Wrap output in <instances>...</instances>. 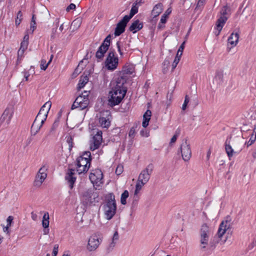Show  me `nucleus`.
Instances as JSON below:
<instances>
[{"mask_svg": "<svg viewBox=\"0 0 256 256\" xmlns=\"http://www.w3.org/2000/svg\"><path fill=\"white\" fill-rule=\"evenodd\" d=\"M13 220H14V217L12 216H8L6 219V222H7L6 226H10Z\"/></svg>", "mask_w": 256, "mask_h": 256, "instance_id": "864d4df0", "label": "nucleus"}, {"mask_svg": "<svg viewBox=\"0 0 256 256\" xmlns=\"http://www.w3.org/2000/svg\"><path fill=\"white\" fill-rule=\"evenodd\" d=\"M171 12H172L171 8H168L166 10V11L164 12V13L162 15L164 16H166V17L168 18V16L170 14Z\"/></svg>", "mask_w": 256, "mask_h": 256, "instance_id": "13d9d810", "label": "nucleus"}, {"mask_svg": "<svg viewBox=\"0 0 256 256\" xmlns=\"http://www.w3.org/2000/svg\"><path fill=\"white\" fill-rule=\"evenodd\" d=\"M74 170L68 169L66 174L65 179L67 181L70 189L74 187V184L76 182V178L74 176Z\"/></svg>", "mask_w": 256, "mask_h": 256, "instance_id": "6ab92c4d", "label": "nucleus"}, {"mask_svg": "<svg viewBox=\"0 0 256 256\" xmlns=\"http://www.w3.org/2000/svg\"><path fill=\"white\" fill-rule=\"evenodd\" d=\"M110 40L111 36L109 34L106 38L102 44L99 47L96 54V56L98 60H101L104 58V54L108 49Z\"/></svg>", "mask_w": 256, "mask_h": 256, "instance_id": "1a4fd4ad", "label": "nucleus"}, {"mask_svg": "<svg viewBox=\"0 0 256 256\" xmlns=\"http://www.w3.org/2000/svg\"><path fill=\"white\" fill-rule=\"evenodd\" d=\"M98 194L91 190H88L82 192L80 196L81 202L85 206L94 205L96 202H98L96 198Z\"/></svg>", "mask_w": 256, "mask_h": 256, "instance_id": "20e7f679", "label": "nucleus"}, {"mask_svg": "<svg viewBox=\"0 0 256 256\" xmlns=\"http://www.w3.org/2000/svg\"><path fill=\"white\" fill-rule=\"evenodd\" d=\"M124 70L126 74H132L134 72V68L133 66H128L124 68Z\"/></svg>", "mask_w": 256, "mask_h": 256, "instance_id": "4c0bfd02", "label": "nucleus"}, {"mask_svg": "<svg viewBox=\"0 0 256 256\" xmlns=\"http://www.w3.org/2000/svg\"><path fill=\"white\" fill-rule=\"evenodd\" d=\"M50 216L48 212H46L42 217V225L44 228H48L50 224Z\"/></svg>", "mask_w": 256, "mask_h": 256, "instance_id": "cd10ccee", "label": "nucleus"}, {"mask_svg": "<svg viewBox=\"0 0 256 256\" xmlns=\"http://www.w3.org/2000/svg\"><path fill=\"white\" fill-rule=\"evenodd\" d=\"M154 166L149 164L145 169L142 170L139 174L137 182L136 185V190L134 193V197L137 196L142 186L149 180L150 175L153 171Z\"/></svg>", "mask_w": 256, "mask_h": 256, "instance_id": "f03ea898", "label": "nucleus"}, {"mask_svg": "<svg viewBox=\"0 0 256 256\" xmlns=\"http://www.w3.org/2000/svg\"><path fill=\"white\" fill-rule=\"evenodd\" d=\"M28 42L22 41L21 42L20 48H21L22 50H26L28 48Z\"/></svg>", "mask_w": 256, "mask_h": 256, "instance_id": "de8ad7c7", "label": "nucleus"}, {"mask_svg": "<svg viewBox=\"0 0 256 256\" xmlns=\"http://www.w3.org/2000/svg\"><path fill=\"white\" fill-rule=\"evenodd\" d=\"M206 0H199L197 4L196 7L198 6H202L204 5V3L205 2Z\"/></svg>", "mask_w": 256, "mask_h": 256, "instance_id": "052dcab7", "label": "nucleus"}, {"mask_svg": "<svg viewBox=\"0 0 256 256\" xmlns=\"http://www.w3.org/2000/svg\"><path fill=\"white\" fill-rule=\"evenodd\" d=\"M226 14H227V9L226 6H224L222 8V10L220 12V16H226Z\"/></svg>", "mask_w": 256, "mask_h": 256, "instance_id": "6e6d98bb", "label": "nucleus"}, {"mask_svg": "<svg viewBox=\"0 0 256 256\" xmlns=\"http://www.w3.org/2000/svg\"><path fill=\"white\" fill-rule=\"evenodd\" d=\"M180 59V57L178 56H176L172 64V70H174V69L176 67L178 63L179 62Z\"/></svg>", "mask_w": 256, "mask_h": 256, "instance_id": "c03bdc74", "label": "nucleus"}, {"mask_svg": "<svg viewBox=\"0 0 256 256\" xmlns=\"http://www.w3.org/2000/svg\"><path fill=\"white\" fill-rule=\"evenodd\" d=\"M22 74H23L25 80L28 81L29 80L28 78L30 76V74L29 72L24 70V72H22Z\"/></svg>", "mask_w": 256, "mask_h": 256, "instance_id": "603ef678", "label": "nucleus"}, {"mask_svg": "<svg viewBox=\"0 0 256 256\" xmlns=\"http://www.w3.org/2000/svg\"><path fill=\"white\" fill-rule=\"evenodd\" d=\"M163 10V5L162 3H158L154 7L152 11V15L154 18H156L160 15Z\"/></svg>", "mask_w": 256, "mask_h": 256, "instance_id": "393cba45", "label": "nucleus"}, {"mask_svg": "<svg viewBox=\"0 0 256 256\" xmlns=\"http://www.w3.org/2000/svg\"><path fill=\"white\" fill-rule=\"evenodd\" d=\"M10 227V226H3V231H4V232L8 234H10V232L9 230V228Z\"/></svg>", "mask_w": 256, "mask_h": 256, "instance_id": "bf43d9fd", "label": "nucleus"}, {"mask_svg": "<svg viewBox=\"0 0 256 256\" xmlns=\"http://www.w3.org/2000/svg\"><path fill=\"white\" fill-rule=\"evenodd\" d=\"M66 143L68 144V150L70 152L72 150V148H73V138L70 136H66Z\"/></svg>", "mask_w": 256, "mask_h": 256, "instance_id": "72a5a7b5", "label": "nucleus"}, {"mask_svg": "<svg viewBox=\"0 0 256 256\" xmlns=\"http://www.w3.org/2000/svg\"><path fill=\"white\" fill-rule=\"evenodd\" d=\"M57 126H58V123H57V122H55L53 124H52V130H54L56 128Z\"/></svg>", "mask_w": 256, "mask_h": 256, "instance_id": "774afa93", "label": "nucleus"}, {"mask_svg": "<svg viewBox=\"0 0 256 256\" xmlns=\"http://www.w3.org/2000/svg\"><path fill=\"white\" fill-rule=\"evenodd\" d=\"M137 126V124H136L130 128L128 133V136L130 138H133L134 136Z\"/></svg>", "mask_w": 256, "mask_h": 256, "instance_id": "ea45409f", "label": "nucleus"}, {"mask_svg": "<svg viewBox=\"0 0 256 256\" xmlns=\"http://www.w3.org/2000/svg\"><path fill=\"white\" fill-rule=\"evenodd\" d=\"M118 64V58L114 52H110L104 62L106 68L110 70H115Z\"/></svg>", "mask_w": 256, "mask_h": 256, "instance_id": "423d86ee", "label": "nucleus"}, {"mask_svg": "<svg viewBox=\"0 0 256 256\" xmlns=\"http://www.w3.org/2000/svg\"><path fill=\"white\" fill-rule=\"evenodd\" d=\"M230 216H227L225 220L220 223L218 231V238H221L226 233V230L230 228Z\"/></svg>", "mask_w": 256, "mask_h": 256, "instance_id": "4468645a", "label": "nucleus"}, {"mask_svg": "<svg viewBox=\"0 0 256 256\" xmlns=\"http://www.w3.org/2000/svg\"><path fill=\"white\" fill-rule=\"evenodd\" d=\"M76 6L74 4H70L66 8L67 12H70V10H74Z\"/></svg>", "mask_w": 256, "mask_h": 256, "instance_id": "5fc2aeb1", "label": "nucleus"}, {"mask_svg": "<svg viewBox=\"0 0 256 256\" xmlns=\"http://www.w3.org/2000/svg\"><path fill=\"white\" fill-rule=\"evenodd\" d=\"M22 19V14L20 10L18 11L17 14L16 18V24L18 26L20 24Z\"/></svg>", "mask_w": 256, "mask_h": 256, "instance_id": "f704fd0d", "label": "nucleus"}, {"mask_svg": "<svg viewBox=\"0 0 256 256\" xmlns=\"http://www.w3.org/2000/svg\"><path fill=\"white\" fill-rule=\"evenodd\" d=\"M83 62H84L83 60L80 62L78 66L75 70L74 73L78 74L81 71L84 69V66L82 64Z\"/></svg>", "mask_w": 256, "mask_h": 256, "instance_id": "a19ab883", "label": "nucleus"}, {"mask_svg": "<svg viewBox=\"0 0 256 256\" xmlns=\"http://www.w3.org/2000/svg\"><path fill=\"white\" fill-rule=\"evenodd\" d=\"M116 46L118 48V51L121 57H122L124 54V48L123 46L120 45V42H116Z\"/></svg>", "mask_w": 256, "mask_h": 256, "instance_id": "58836bf2", "label": "nucleus"}, {"mask_svg": "<svg viewBox=\"0 0 256 256\" xmlns=\"http://www.w3.org/2000/svg\"><path fill=\"white\" fill-rule=\"evenodd\" d=\"M52 106V102L50 100L46 102L40 108L36 118V120H41L42 122H45L48 114Z\"/></svg>", "mask_w": 256, "mask_h": 256, "instance_id": "9b49d317", "label": "nucleus"}, {"mask_svg": "<svg viewBox=\"0 0 256 256\" xmlns=\"http://www.w3.org/2000/svg\"><path fill=\"white\" fill-rule=\"evenodd\" d=\"M168 18L166 17V16H162L160 20V22L158 25V28H162L164 27V24L166 22Z\"/></svg>", "mask_w": 256, "mask_h": 256, "instance_id": "e433bc0d", "label": "nucleus"}, {"mask_svg": "<svg viewBox=\"0 0 256 256\" xmlns=\"http://www.w3.org/2000/svg\"><path fill=\"white\" fill-rule=\"evenodd\" d=\"M48 166L46 163H44L39 169L37 174L36 176L35 180L34 182V186L36 187H40L43 182L47 177V171Z\"/></svg>", "mask_w": 256, "mask_h": 256, "instance_id": "39448f33", "label": "nucleus"}, {"mask_svg": "<svg viewBox=\"0 0 256 256\" xmlns=\"http://www.w3.org/2000/svg\"><path fill=\"white\" fill-rule=\"evenodd\" d=\"M142 27V22H140V20H137L132 22L129 28V30L133 33H136L141 30Z\"/></svg>", "mask_w": 256, "mask_h": 256, "instance_id": "5701e85b", "label": "nucleus"}, {"mask_svg": "<svg viewBox=\"0 0 256 256\" xmlns=\"http://www.w3.org/2000/svg\"><path fill=\"white\" fill-rule=\"evenodd\" d=\"M125 80L122 77L118 78L112 82V90L109 92L108 104L113 107L118 105L124 98L127 90L124 86Z\"/></svg>", "mask_w": 256, "mask_h": 256, "instance_id": "f257e3e1", "label": "nucleus"}, {"mask_svg": "<svg viewBox=\"0 0 256 256\" xmlns=\"http://www.w3.org/2000/svg\"><path fill=\"white\" fill-rule=\"evenodd\" d=\"M129 193L127 190H125L121 195L120 202L122 204L125 205L126 204V198L128 197Z\"/></svg>", "mask_w": 256, "mask_h": 256, "instance_id": "2f4dec72", "label": "nucleus"}, {"mask_svg": "<svg viewBox=\"0 0 256 256\" xmlns=\"http://www.w3.org/2000/svg\"><path fill=\"white\" fill-rule=\"evenodd\" d=\"M119 239V235L118 232L116 230L113 234L112 238V241L110 242L108 246V250H112L116 246V244Z\"/></svg>", "mask_w": 256, "mask_h": 256, "instance_id": "a878e982", "label": "nucleus"}, {"mask_svg": "<svg viewBox=\"0 0 256 256\" xmlns=\"http://www.w3.org/2000/svg\"><path fill=\"white\" fill-rule=\"evenodd\" d=\"M89 178L94 186H98L103 183V174L100 169L92 170L90 174Z\"/></svg>", "mask_w": 256, "mask_h": 256, "instance_id": "9d476101", "label": "nucleus"}, {"mask_svg": "<svg viewBox=\"0 0 256 256\" xmlns=\"http://www.w3.org/2000/svg\"><path fill=\"white\" fill-rule=\"evenodd\" d=\"M60 18H58L55 20V21H54V24H55L56 28H58V25L60 22Z\"/></svg>", "mask_w": 256, "mask_h": 256, "instance_id": "e2e57ef3", "label": "nucleus"}, {"mask_svg": "<svg viewBox=\"0 0 256 256\" xmlns=\"http://www.w3.org/2000/svg\"><path fill=\"white\" fill-rule=\"evenodd\" d=\"M256 140V132H255V134L253 132L252 134L251 137L250 139V140L247 142V146H248L250 145H252Z\"/></svg>", "mask_w": 256, "mask_h": 256, "instance_id": "79ce46f5", "label": "nucleus"}, {"mask_svg": "<svg viewBox=\"0 0 256 256\" xmlns=\"http://www.w3.org/2000/svg\"><path fill=\"white\" fill-rule=\"evenodd\" d=\"M178 134H179V133L176 132V133L174 135V136L170 140V144H172L176 142V139L178 136Z\"/></svg>", "mask_w": 256, "mask_h": 256, "instance_id": "09e8293b", "label": "nucleus"}, {"mask_svg": "<svg viewBox=\"0 0 256 256\" xmlns=\"http://www.w3.org/2000/svg\"><path fill=\"white\" fill-rule=\"evenodd\" d=\"M242 149L241 146H239L238 148H236V150H234V148H232V146L229 144L227 143V141L226 142L225 150L230 159L234 154H238L242 151Z\"/></svg>", "mask_w": 256, "mask_h": 256, "instance_id": "aec40b11", "label": "nucleus"}, {"mask_svg": "<svg viewBox=\"0 0 256 256\" xmlns=\"http://www.w3.org/2000/svg\"><path fill=\"white\" fill-rule=\"evenodd\" d=\"M228 19V17L227 16H220L218 19L216 24V31L214 32V34L216 36H218L220 34Z\"/></svg>", "mask_w": 256, "mask_h": 256, "instance_id": "a211bd4d", "label": "nucleus"}, {"mask_svg": "<svg viewBox=\"0 0 256 256\" xmlns=\"http://www.w3.org/2000/svg\"><path fill=\"white\" fill-rule=\"evenodd\" d=\"M190 102V98L188 95H186L184 98V101L182 106V110H185L186 108L187 104Z\"/></svg>", "mask_w": 256, "mask_h": 256, "instance_id": "a18cd8bd", "label": "nucleus"}, {"mask_svg": "<svg viewBox=\"0 0 256 256\" xmlns=\"http://www.w3.org/2000/svg\"><path fill=\"white\" fill-rule=\"evenodd\" d=\"M123 172V166L121 165H118L116 170V174L117 175H120Z\"/></svg>", "mask_w": 256, "mask_h": 256, "instance_id": "49530a36", "label": "nucleus"}, {"mask_svg": "<svg viewBox=\"0 0 256 256\" xmlns=\"http://www.w3.org/2000/svg\"><path fill=\"white\" fill-rule=\"evenodd\" d=\"M184 44H185V42H184L182 44L180 45V46L178 52H177V54H176V56H180L181 58V56L182 54V52H183V50H184Z\"/></svg>", "mask_w": 256, "mask_h": 256, "instance_id": "37998d69", "label": "nucleus"}, {"mask_svg": "<svg viewBox=\"0 0 256 256\" xmlns=\"http://www.w3.org/2000/svg\"><path fill=\"white\" fill-rule=\"evenodd\" d=\"M102 240L97 234H92L89 238L87 245V249L90 252H92L96 250L100 243Z\"/></svg>", "mask_w": 256, "mask_h": 256, "instance_id": "f8f14e48", "label": "nucleus"}, {"mask_svg": "<svg viewBox=\"0 0 256 256\" xmlns=\"http://www.w3.org/2000/svg\"><path fill=\"white\" fill-rule=\"evenodd\" d=\"M116 204L115 196L110 193L106 197V204L104 206V214L107 220H110L112 218L116 212Z\"/></svg>", "mask_w": 256, "mask_h": 256, "instance_id": "7ed1b4c3", "label": "nucleus"}, {"mask_svg": "<svg viewBox=\"0 0 256 256\" xmlns=\"http://www.w3.org/2000/svg\"><path fill=\"white\" fill-rule=\"evenodd\" d=\"M239 39V34L238 32H232L231 34L228 38V44L232 46V47H234L237 44Z\"/></svg>", "mask_w": 256, "mask_h": 256, "instance_id": "b1692460", "label": "nucleus"}, {"mask_svg": "<svg viewBox=\"0 0 256 256\" xmlns=\"http://www.w3.org/2000/svg\"><path fill=\"white\" fill-rule=\"evenodd\" d=\"M36 28V22H31L30 24V30L33 32Z\"/></svg>", "mask_w": 256, "mask_h": 256, "instance_id": "680f3d73", "label": "nucleus"}, {"mask_svg": "<svg viewBox=\"0 0 256 256\" xmlns=\"http://www.w3.org/2000/svg\"><path fill=\"white\" fill-rule=\"evenodd\" d=\"M29 36L28 34H26L23 38V41L28 42Z\"/></svg>", "mask_w": 256, "mask_h": 256, "instance_id": "0e129e2a", "label": "nucleus"}, {"mask_svg": "<svg viewBox=\"0 0 256 256\" xmlns=\"http://www.w3.org/2000/svg\"><path fill=\"white\" fill-rule=\"evenodd\" d=\"M88 81V78L87 76H82L78 84V90H80L83 88Z\"/></svg>", "mask_w": 256, "mask_h": 256, "instance_id": "c85d7f7f", "label": "nucleus"}, {"mask_svg": "<svg viewBox=\"0 0 256 256\" xmlns=\"http://www.w3.org/2000/svg\"><path fill=\"white\" fill-rule=\"evenodd\" d=\"M234 150H236V148H238L239 146H241L239 142H237L236 145H234Z\"/></svg>", "mask_w": 256, "mask_h": 256, "instance_id": "338daca9", "label": "nucleus"}, {"mask_svg": "<svg viewBox=\"0 0 256 256\" xmlns=\"http://www.w3.org/2000/svg\"><path fill=\"white\" fill-rule=\"evenodd\" d=\"M79 157H82L84 159L86 158V160L90 162V161L92 160L91 154L88 151L84 152L83 154L81 156H80Z\"/></svg>", "mask_w": 256, "mask_h": 256, "instance_id": "c9c22d12", "label": "nucleus"}, {"mask_svg": "<svg viewBox=\"0 0 256 256\" xmlns=\"http://www.w3.org/2000/svg\"><path fill=\"white\" fill-rule=\"evenodd\" d=\"M89 104L88 98H86V95L78 96L74 102L72 109L78 108L80 110H82L88 107Z\"/></svg>", "mask_w": 256, "mask_h": 256, "instance_id": "6e6552de", "label": "nucleus"}, {"mask_svg": "<svg viewBox=\"0 0 256 256\" xmlns=\"http://www.w3.org/2000/svg\"><path fill=\"white\" fill-rule=\"evenodd\" d=\"M25 50H22L21 48H20L18 52V60H20L23 56V54Z\"/></svg>", "mask_w": 256, "mask_h": 256, "instance_id": "8fccbe9b", "label": "nucleus"}, {"mask_svg": "<svg viewBox=\"0 0 256 256\" xmlns=\"http://www.w3.org/2000/svg\"><path fill=\"white\" fill-rule=\"evenodd\" d=\"M44 122H42L41 120H36V118H35L30 130V134L32 136H36L40 131L41 128L42 127Z\"/></svg>", "mask_w": 256, "mask_h": 256, "instance_id": "4be33fe9", "label": "nucleus"}, {"mask_svg": "<svg viewBox=\"0 0 256 256\" xmlns=\"http://www.w3.org/2000/svg\"><path fill=\"white\" fill-rule=\"evenodd\" d=\"M58 244H55L54 246L52 256H56L58 253Z\"/></svg>", "mask_w": 256, "mask_h": 256, "instance_id": "3c124183", "label": "nucleus"}, {"mask_svg": "<svg viewBox=\"0 0 256 256\" xmlns=\"http://www.w3.org/2000/svg\"><path fill=\"white\" fill-rule=\"evenodd\" d=\"M180 150L182 159L184 161L189 160L192 156V152L190 145L188 143L187 140L182 144Z\"/></svg>", "mask_w": 256, "mask_h": 256, "instance_id": "2eb2a0df", "label": "nucleus"}, {"mask_svg": "<svg viewBox=\"0 0 256 256\" xmlns=\"http://www.w3.org/2000/svg\"><path fill=\"white\" fill-rule=\"evenodd\" d=\"M209 228L206 224H203L200 232V246L201 249H205L208 245L209 240Z\"/></svg>", "mask_w": 256, "mask_h": 256, "instance_id": "0eeeda50", "label": "nucleus"}, {"mask_svg": "<svg viewBox=\"0 0 256 256\" xmlns=\"http://www.w3.org/2000/svg\"><path fill=\"white\" fill-rule=\"evenodd\" d=\"M31 218L32 220L34 221H36L38 220V215L36 213L32 212H31Z\"/></svg>", "mask_w": 256, "mask_h": 256, "instance_id": "4d7b16f0", "label": "nucleus"}, {"mask_svg": "<svg viewBox=\"0 0 256 256\" xmlns=\"http://www.w3.org/2000/svg\"><path fill=\"white\" fill-rule=\"evenodd\" d=\"M99 122L102 128H108L110 125V121L109 120L104 117L100 118Z\"/></svg>", "mask_w": 256, "mask_h": 256, "instance_id": "7c9ffc66", "label": "nucleus"}, {"mask_svg": "<svg viewBox=\"0 0 256 256\" xmlns=\"http://www.w3.org/2000/svg\"><path fill=\"white\" fill-rule=\"evenodd\" d=\"M64 23H62L60 26L59 29H58V30L60 32V33L62 32V31L64 30Z\"/></svg>", "mask_w": 256, "mask_h": 256, "instance_id": "69168bd1", "label": "nucleus"}, {"mask_svg": "<svg viewBox=\"0 0 256 256\" xmlns=\"http://www.w3.org/2000/svg\"><path fill=\"white\" fill-rule=\"evenodd\" d=\"M53 58V55H51L50 58L48 62L46 63V60L44 59H42L40 61V69L45 70L50 64Z\"/></svg>", "mask_w": 256, "mask_h": 256, "instance_id": "c756f323", "label": "nucleus"}, {"mask_svg": "<svg viewBox=\"0 0 256 256\" xmlns=\"http://www.w3.org/2000/svg\"><path fill=\"white\" fill-rule=\"evenodd\" d=\"M60 32H58V28H53L52 30V32L50 34V38L52 40H54L57 38L60 37Z\"/></svg>", "mask_w": 256, "mask_h": 256, "instance_id": "473e14b6", "label": "nucleus"}, {"mask_svg": "<svg viewBox=\"0 0 256 256\" xmlns=\"http://www.w3.org/2000/svg\"><path fill=\"white\" fill-rule=\"evenodd\" d=\"M129 20H127V17H124L117 24L114 32V34L116 36H120L124 32L125 28Z\"/></svg>", "mask_w": 256, "mask_h": 256, "instance_id": "f3484780", "label": "nucleus"}, {"mask_svg": "<svg viewBox=\"0 0 256 256\" xmlns=\"http://www.w3.org/2000/svg\"><path fill=\"white\" fill-rule=\"evenodd\" d=\"M90 162L84 159L82 157H78L76 159V170L78 174L86 172L90 166Z\"/></svg>", "mask_w": 256, "mask_h": 256, "instance_id": "ddd939ff", "label": "nucleus"}, {"mask_svg": "<svg viewBox=\"0 0 256 256\" xmlns=\"http://www.w3.org/2000/svg\"><path fill=\"white\" fill-rule=\"evenodd\" d=\"M12 118V114L9 110H6L0 119L1 124L4 126H7L10 124Z\"/></svg>", "mask_w": 256, "mask_h": 256, "instance_id": "412c9836", "label": "nucleus"}, {"mask_svg": "<svg viewBox=\"0 0 256 256\" xmlns=\"http://www.w3.org/2000/svg\"><path fill=\"white\" fill-rule=\"evenodd\" d=\"M152 112L150 110H147L143 116V121L142 126L144 128H146L148 125L149 121L150 119Z\"/></svg>", "mask_w": 256, "mask_h": 256, "instance_id": "bb28decb", "label": "nucleus"}, {"mask_svg": "<svg viewBox=\"0 0 256 256\" xmlns=\"http://www.w3.org/2000/svg\"><path fill=\"white\" fill-rule=\"evenodd\" d=\"M102 132L98 131L94 136L92 142L90 145V150H94L99 148L102 144Z\"/></svg>", "mask_w": 256, "mask_h": 256, "instance_id": "dca6fc26", "label": "nucleus"}]
</instances>
